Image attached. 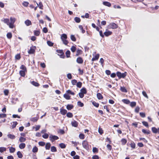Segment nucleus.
I'll list each match as a JSON object with an SVG mask.
<instances>
[{
  "label": "nucleus",
  "instance_id": "obj_1",
  "mask_svg": "<svg viewBox=\"0 0 159 159\" xmlns=\"http://www.w3.org/2000/svg\"><path fill=\"white\" fill-rule=\"evenodd\" d=\"M10 22H9V20L8 18L4 19L2 21L5 24L9 26L10 28H14V24L16 20L15 18L11 17L10 18Z\"/></svg>",
  "mask_w": 159,
  "mask_h": 159
},
{
  "label": "nucleus",
  "instance_id": "obj_2",
  "mask_svg": "<svg viewBox=\"0 0 159 159\" xmlns=\"http://www.w3.org/2000/svg\"><path fill=\"white\" fill-rule=\"evenodd\" d=\"M61 40L63 43L65 45H67L68 43V41L66 40L67 39V36L66 34H61Z\"/></svg>",
  "mask_w": 159,
  "mask_h": 159
},
{
  "label": "nucleus",
  "instance_id": "obj_3",
  "mask_svg": "<svg viewBox=\"0 0 159 159\" xmlns=\"http://www.w3.org/2000/svg\"><path fill=\"white\" fill-rule=\"evenodd\" d=\"M36 49V46H32L30 47V50L28 51V53L30 54H34Z\"/></svg>",
  "mask_w": 159,
  "mask_h": 159
},
{
  "label": "nucleus",
  "instance_id": "obj_4",
  "mask_svg": "<svg viewBox=\"0 0 159 159\" xmlns=\"http://www.w3.org/2000/svg\"><path fill=\"white\" fill-rule=\"evenodd\" d=\"M82 145L84 148L87 150L89 149V145L88 142L87 140H85L83 141L82 143Z\"/></svg>",
  "mask_w": 159,
  "mask_h": 159
},
{
  "label": "nucleus",
  "instance_id": "obj_5",
  "mask_svg": "<svg viewBox=\"0 0 159 159\" xmlns=\"http://www.w3.org/2000/svg\"><path fill=\"white\" fill-rule=\"evenodd\" d=\"M107 26L108 28L109 29H116L118 27L117 25L114 23H112L110 24Z\"/></svg>",
  "mask_w": 159,
  "mask_h": 159
},
{
  "label": "nucleus",
  "instance_id": "obj_6",
  "mask_svg": "<svg viewBox=\"0 0 159 159\" xmlns=\"http://www.w3.org/2000/svg\"><path fill=\"white\" fill-rule=\"evenodd\" d=\"M49 139L52 142H53L55 140H57L59 139L58 136L56 135H50L49 136Z\"/></svg>",
  "mask_w": 159,
  "mask_h": 159
},
{
  "label": "nucleus",
  "instance_id": "obj_7",
  "mask_svg": "<svg viewBox=\"0 0 159 159\" xmlns=\"http://www.w3.org/2000/svg\"><path fill=\"white\" fill-rule=\"evenodd\" d=\"M57 52L59 54L58 55L60 56L61 57L64 58V53L62 50H57Z\"/></svg>",
  "mask_w": 159,
  "mask_h": 159
},
{
  "label": "nucleus",
  "instance_id": "obj_8",
  "mask_svg": "<svg viewBox=\"0 0 159 159\" xmlns=\"http://www.w3.org/2000/svg\"><path fill=\"white\" fill-rule=\"evenodd\" d=\"M76 61L79 64H82L83 63L84 60L81 57H79L77 58Z\"/></svg>",
  "mask_w": 159,
  "mask_h": 159
},
{
  "label": "nucleus",
  "instance_id": "obj_9",
  "mask_svg": "<svg viewBox=\"0 0 159 159\" xmlns=\"http://www.w3.org/2000/svg\"><path fill=\"white\" fill-rule=\"evenodd\" d=\"M39 119V116L38 114H37V116L34 117H32L30 118V120L31 121L33 122H35L38 120Z\"/></svg>",
  "mask_w": 159,
  "mask_h": 159
},
{
  "label": "nucleus",
  "instance_id": "obj_10",
  "mask_svg": "<svg viewBox=\"0 0 159 159\" xmlns=\"http://www.w3.org/2000/svg\"><path fill=\"white\" fill-rule=\"evenodd\" d=\"M60 112L62 115H65L67 113V111L66 110L64 109L63 107L60 108Z\"/></svg>",
  "mask_w": 159,
  "mask_h": 159
},
{
  "label": "nucleus",
  "instance_id": "obj_11",
  "mask_svg": "<svg viewBox=\"0 0 159 159\" xmlns=\"http://www.w3.org/2000/svg\"><path fill=\"white\" fill-rule=\"evenodd\" d=\"M71 124L72 126L77 127L78 125V123L76 120H74L73 121H71Z\"/></svg>",
  "mask_w": 159,
  "mask_h": 159
},
{
  "label": "nucleus",
  "instance_id": "obj_12",
  "mask_svg": "<svg viewBox=\"0 0 159 159\" xmlns=\"http://www.w3.org/2000/svg\"><path fill=\"white\" fill-rule=\"evenodd\" d=\"M112 33L111 31H109L107 30H106V31L104 33V34L107 37L111 35Z\"/></svg>",
  "mask_w": 159,
  "mask_h": 159
},
{
  "label": "nucleus",
  "instance_id": "obj_13",
  "mask_svg": "<svg viewBox=\"0 0 159 159\" xmlns=\"http://www.w3.org/2000/svg\"><path fill=\"white\" fill-rule=\"evenodd\" d=\"M83 51L80 49H78L76 51V52L75 54V56H78L80 55H81L83 54Z\"/></svg>",
  "mask_w": 159,
  "mask_h": 159
},
{
  "label": "nucleus",
  "instance_id": "obj_14",
  "mask_svg": "<svg viewBox=\"0 0 159 159\" xmlns=\"http://www.w3.org/2000/svg\"><path fill=\"white\" fill-rule=\"evenodd\" d=\"M99 54H96V55L94 56V57H93L92 59V61H95L98 60L99 59Z\"/></svg>",
  "mask_w": 159,
  "mask_h": 159
},
{
  "label": "nucleus",
  "instance_id": "obj_15",
  "mask_svg": "<svg viewBox=\"0 0 159 159\" xmlns=\"http://www.w3.org/2000/svg\"><path fill=\"white\" fill-rule=\"evenodd\" d=\"M27 72V71H25L20 70L19 71V74L20 75L23 77H24L25 75V73Z\"/></svg>",
  "mask_w": 159,
  "mask_h": 159
},
{
  "label": "nucleus",
  "instance_id": "obj_16",
  "mask_svg": "<svg viewBox=\"0 0 159 159\" xmlns=\"http://www.w3.org/2000/svg\"><path fill=\"white\" fill-rule=\"evenodd\" d=\"M103 4L106 6L110 7L111 6V4L109 2L107 1H104L103 2Z\"/></svg>",
  "mask_w": 159,
  "mask_h": 159
},
{
  "label": "nucleus",
  "instance_id": "obj_17",
  "mask_svg": "<svg viewBox=\"0 0 159 159\" xmlns=\"http://www.w3.org/2000/svg\"><path fill=\"white\" fill-rule=\"evenodd\" d=\"M121 145H125L127 142V140L126 139L124 138H122L121 140Z\"/></svg>",
  "mask_w": 159,
  "mask_h": 159
},
{
  "label": "nucleus",
  "instance_id": "obj_18",
  "mask_svg": "<svg viewBox=\"0 0 159 159\" xmlns=\"http://www.w3.org/2000/svg\"><path fill=\"white\" fill-rule=\"evenodd\" d=\"M31 83L35 87H39L40 85L38 83L35 82L34 81L31 82Z\"/></svg>",
  "mask_w": 159,
  "mask_h": 159
},
{
  "label": "nucleus",
  "instance_id": "obj_19",
  "mask_svg": "<svg viewBox=\"0 0 159 159\" xmlns=\"http://www.w3.org/2000/svg\"><path fill=\"white\" fill-rule=\"evenodd\" d=\"M63 97L67 100H70V96L66 93L63 95Z\"/></svg>",
  "mask_w": 159,
  "mask_h": 159
},
{
  "label": "nucleus",
  "instance_id": "obj_20",
  "mask_svg": "<svg viewBox=\"0 0 159 159\" xmlns=\"http://www.w3.org/2000/svg\"><path fill=\"white\" fill-rule=\"evenodd\" d=\"M66 107L68 110H70L73 108L74 106L72 104H68Z\"/></svg>",
  "mask_w": 159,
  "mask_h": 159
},
{
  "label": "nucleus",
  "instance_id": "obj_21",
  "mask_svg": "<svg viewBox=\"0 0 159 159\" xmlns=\"http://www.w3.org/2000/svg\"><path fill=\"white\" fill-rule=\"evenodd\" d=\"M80 92L84 94H86L87 93L86 89L85 87H83L80 90Z\"/></svg>",
  "mask_w": 159,
  "mask_h": 159
},
{
  "label": "nucleus",
  "instance_id": "obj_22",
  "mask_svg": "<svg viewBox=\"0 0 159 159\" xmlns=\"http://www.w3.org/2000/svg\"><path fill=\"white\" fill-rule=\"evenodd\" d=\"M25 24L27 26H29L32 24L31 21L29 20H27L25 21Z\"/></svg>",
  "mask_w": 159,
  "mask_h": 159
},
{
  "label": "nucleus",
  "instance_id": "obj_23",
  "mask_svg": "<svg viewBox=\"0 0 159 159\" xmlns=\"http://www.w3.org/2000/svg\"><path fill=\"white\" fill-rule=\"evenodd\" d=\"M25 144L24 143H21L19 145V148L21 149H23L25 147Z\"/></svg>",
  "mask_w": 159,
  "mask_h": 159
},
{
  "label": "nucleus",
  "instance_id": "obj_24",
  "mask_svg": "<svg viewBox=\"0 0 159 159\" xmlns=\"http://www.w3.org/2000/svg\"><path fill=\"white\" fill-rule=\"evenodd\" d=\"M66 92L68 94H70L72 95H75V93L74 92L72 91L71 90L69 89L67 90Z\"/></svg>",
  "mask_w": 159,
  "mask_h": 159
},
{
  "label": "nucleus",
  "instance_id": "obj_25",
  "mask_svg": "<svg viewBox=\"0 0 159 159\" xmlns=\"http://www.w3.org/2000/svg\"><path fill=\"white\" fill-rule=\"evenodd\" d=\"M130 147L133 149L135 148L136 145L134 142L132 141L130 144Z\"/></svg>",
  "mask_w": 159,
  "mask_h": 159
},
{
  "label": "nucleus",
  "instance_id": "obj_26",
  "mask_svg": "<svg viewBox=\"0 0 159 159\" xmlns=\"http://www.w3.org/2000/svg\"><path fill=\"white\" fill-rule=\"evenodd\" d=\"M120 90L122 92L127 93V89H126L125 87L124 86L123 87H120Z\"/></svg>",
  "mask_w": 159,
  "mask_h": 159
},
{
  "label": "nucleus",
  "instance_id": "obj_27",
  "mask_svg": "<svg viewBox=\"0 0 159 159\" xmlns=\"http://www.w3.org/2000/svg\"><path fill=\"white\" fill-rule=\"evenodd\" d=\"M74 20L76 23H79L81 21V19L80 17H76L74 19Z\"/></svg>",
  "mask_w": 159,
  "mask_h": 159
},
{
  "label": "nucleus",
  "instance_id": "obj_28",
  "mask_svg": "<svg viewBox=\"0 0 159 159\" xmlns=\"http://www.w3.org/2000/svg\"><path fill=\"white\" fill-rule=\"evenodd\" d=\"M37 4V5L38 7H39V8L41 9H43V4L41 2H40L39 4L36 2Z\"/></svg>",
  "mask_w": 159,
  "mask_h": 159
},
{
  "label": "nucleus",
  "instance_id": "obj_29",
  "mask_svg": "<svg viewBox=\"0 0 159 159\" xmlns=\"http://www.w3.org/2000/svg\"><path fill=\"white\" fill-rule=\"evenodd\" d=\"M122 102L124 103L127 104H128L130 103L129 100L127 99H122Z\"/></svg>",
  "mask_w": 159,
  "mask_h": 159
},
{
  "label": "nucleus",
  "instance_id": "obj_30",
  "mask_svg": "<svg viewBox=\"0 0 159 159\" xmlns=\"http://www.w3.org/2000/svg\"><path fill=\"white\" fill-rule=\"evenodd\" d=\"M7 137L8 138L11 139H13L15 138V136L13 134H9L7 135Z\"/></svg>",
  "mask_w": 159,
  "mask_h": 159
},
{
  "label": "nucleus",
  "instance_id": "obj_31",
  "mask_svg": "<svg viewBox=\"0 0 159 159\" xmlns=\"http://www.w3.org/2000/svg\"><path fill=\"white\" fill-rule=\"evenodd\" d=\"M97 97L98 99H101L103 98V97L101 93H98L97 95Z\"/></svg>",
  "mask_w": 159,
  "mask_h": 159
},
{
  "label": "nucleus",
  "instance_id": "obj_32",
  "mask_svg": "<svg viewBox=\"0 0 159 159\" xmlns=\"http://www.w3.org/2000/svg\"><path fill=\"white\" fill-rule=\"evenodd\" d=\"M127 75V72H125L124 73H121V76H120V79H121V78H124L126 77V76Z\"/></svg>",
  "mask_w": 159,
  "mask_h": 159
},
{
  "label": "nucleus",
  "instance_id": "obj_33",
  "mask_svg": "<svg viewBox=\"0 0 159 159\" xmlns=\"http://www.w3.org/2000/svg\"><path fill=\"white\" fill-rule=\"evenodd\" d=\"M110 106L109 105H107L104 106L103 107L104 109H106L107 111L108 112H110V109H109V107Z\"/></svg>",
  "mask_w": 159,
  "mask_h": 159
},
{
  "label": "nucleus",
  "instance_id": "obj_34",
  "mask_svg": "<svg viewBox=\"0 0 159 159\" xmlns=\"http://www.w3.org/2000/svg\"><path fill=\"white\" fill-rule=\"evenodd\" d=\"M17 155L19 158H21L23 157V155L21 152L20 151H18L17 152Z\"/></svg>",
  "mask_w": 159,
  "mask_h": 159
},
{
  "label": "nucleus",
  "instance_id": "obj_35",
  "mask_svg": "<svg viewBox=\"0 0 159 159\" xmlns=\"http://www.w3.org/2000/svg\"><path fill=\"white\" fill-rule=\"evenodd\" d=\"M20 69L22 70L25 71H27V69L25 66L24 65H22L20 67Z\"/></svg>",
  "mask_w": 159,
  "mask_h": 159
},
{
  "label": "nucleus",
  "instance_id": "obj_36",
  "mask_svg": "<svg viewBox=\"0 0 159 159\" xmlns=\"http://www.w3.org/2000/svg\"><path fill=\"white\" fill-rule=\"evenodd\" d=\"M142 132L145 134H150V132L149 130H147L144 129H142Z\"/></svg>",
  "mask_w": 159,
  "mask_h": 159
},
{
  "label": "nucleus",
  "instance_id": "obj_37",
  "mask_svg": "<svg viewBox=\"0 0 159 159\" xmlns=\"http://www.w3.org/2000/svg\"><path fill=\"white\" fill-rule=\"evenodd\" d=\"M26 140V139L22 136L20 137L19 139V141L20 142L22 143L25 142Z\"/></svg>",
  "mask_w": 159,
  "mask_h": 159
},
{
  "label": "nucleus",
  "instance_id": "obj_38",
  "mask_svg": "<svg viewBox=\"0 0 159 159\" xmlns=\"http://www.w3.org/2000/svg\"><path fill=\"white\" fill-rule=\"evenodd\" d=\"M38 148L36 146H34L32 149V152L34 153H36L38 152Z\"/></svg>",
  "mask_w": 159,
  "mask_h": 159
},
{
  "label": "nucleus",
  "instance_id": "obj_39",
  "mask_svg": "<svg viewBox=\"0 0 159 159\" xmlns=\"http://www.w3.org/2000/svg\"><path fill=\"white\" fill-rule=\"evenodd\" d=\"M51 147V144L49 143H47L45 145V148L47 150H49Z\"/></svg>",
  "mask_w": 159,
  "mask_h": 159
},
{
  "label": "nucleus",
  "instance_id": "obj_40",
  "mask_svg": "<svg viewBox=\"0 0 159 159\" xmlns=\"http://www.w3.org/2000/svg\"><path fill=\"white\" fill-rule=\"evenodd\" d=\"M51 151L53 152H55L57 151V150L56 147L53 146H52L51 148Z\"/></svg>",
  "mask_w": 159,
  "mask_h": 159
},
{
  "label": "nucleus",
  "instance_id": "obj_41",
  "mask_svg": "<svg viewBox=\"0 0 159 159\" xmlns=\"http://www.w3.org/2000/svg\"><path fill=\"white\" fill-rule=\"evenodd\" d=\"M59 147L61 148H65L66 147V145L63 143H61L59 144Z\"/></svg>",
  "mask_w": 159,
  "mask_h": 159
},
{
  "label": "nucleus",
  "instance_id": "obj_42",
  "mask_svg": "<svg viewBox=\"0 0 159 159\" xmlns=\"http://www.w3.org/2000/svg\"><path fill=\"white\" fill-rule=\"evenodd\" d=\"M21 58V56L20 53H18L15 56V59L19 60Z\"/></svg>",
  "mask_w": 159,
  "mask_h": 159
},
{
  "label": "nucleus",
  "instance_id": "obj_43",
  "mask_svg": "<svg viewBox=\"0 0 159 159\" xmlns=\"http://www.w3.org/2000/svg\"><path fill=\"white\" fill-rule=\"evenodd\" d=\"M66 116L68 118H72L73 116V115L72 113L68 112L66 113Z\"/></svg>",
  "mask_w": 159,
  "mask_h": 159
},
{
  "label": "nucleus",
  "instance_id": "obj_44",
  "mask_svg": "<svg viewBox=\"0 0 159 159\" xmlns=\"http://www.w3.org/2000/svg\"><path fill=\"white\" fill-rule=\"evenodd\" d=\"M79 28L80 30H81L83 34L85 33V30H84L83 27L82 25H79Z\"/></svg>",
  "mask_w": 159,
  "mask_h": 159
},
{
  "label": "nucleus",
  "instance_id": "obj_45",
  "mask_svg": "<svg viewBox=\"0 0 159 159\" xmlns=\"http://www.w3.org/2000/svg\"><path fill=\"white\" fill-rule=\"evenodd\" d=\"M16 150L15 148L11 147L9 148V151L10 153H13Z\"/></svg>",
  "mask_w": 159,
  "mask_h": 159
},
{
  "label": "nucleus",
  "instance_id": "obj_46",
  "mask_svg": "<svg viewBox=\"0 0 159 159\" xmlns=\"http://www.w3.org/2000/svg\"><path fill=\"white\" fill-rule=\"evenodd\" d=\"M157 129L155 127H153L152 128V132H153L154 133H155V134L157 133Z\"/></svg>",
  "mask_w": 159,
  "mask_h": 159
},
{
  "label": "nucleus",
  "instance_id": "obj_47",
  "mask_svg": "<svg viewBox=\"0 0 159 159\" xmlns=\"http://www.w3.org/2000/svg\"><path fill=\"white\" fill-rule=\"evenodd\" d=\"M6 151V148L4 147H0V152L2 153Z\"/></svg>",
  "mask_w": 159,
  "mask_h": 159
},
{
  "label": "nucleus",
  "instance_id": "obj_48",
  "mask_svg": "<svg viewBox=\"0 0 159 159\" xmlns=\"http://www.w3.org/2000/svg\"><path fill=\"white\" fill-rule=\"evenodd\" d=\"M76 47L74 46H72L70 48V50L73 52H74L76 51Z\"/></svg>",
  "mask_w": 159,
  "mask_h": 159
},
{
  "label": "nucleus",
  "instance_id": "obj_49",
  "mask_svg": "<svg viewBox=\"0 0 159 159\" xmlns=\"http://www.w3.org/2000/svg\"><path fill=\"white\" fill-rule=\"evenodd\" d=\"M34 34L36 36H38L40 34V31L39 30H35L34 31Z\"/></svg>",
  "mask_w": 159,
  "mask_h": 159
},
{
  "label": "nucleus",
  "instance_id": "obj_50",
  "mask_svg": "<svg viewBox=\"0 0 159 159\" xmlns=\"http://www.w3.org/2000/svg\"><path fill=\"white\" fill-rule=\"evenodd\" d=\"M82 84L81 82L79 81L77 83L76 86L79 88H80L82 87Z\"/></svg>",
  "mask_w": 159,
  "mask_h": 159
},
{
  "label": "nucleus",
  "instance_id": "obj_51",
  "mask_svg": "<svg viewBox=\"0 0 159 159\" xmlns=\"http://www.w3.org/2000/svg\"><path fill=\"white\" fill-rule=\"evenodd\" d=\"M92 103L93 105L96 107H98L99 106V104L98 103L96 102L95 101H93L92 102Z\"/></svg>",
  "mask_w": 159,
  "mask_h": 159
},
{
  "label": "nucleus",
  "instance_id": "obj_52",
  "mask_svg": "<svg viewBox=\"0 0 159 159\" xmlns=\"http://www.w3.org/2000/svg\"><path fill=\"white\" fill-rule=\"evenodd\" d=\"M136 103L135 102H132L130 103V106L132 107H135L136 105Z\"/></svg>",
  "mask_w": 159,
  "mask_h": 159
},
{
  "label": "nucleus",
  "instance_id": "obj_53",
  "mask_svg": "<svg viewBox=\"0 0 159 159\" xmlns=\"http://www.w3.org/2000/svg\"><path fill=\"white\" fill-rule=\"evenodd\" d=\"M79 137L80 139H83L85 138L84 135L82 133L80 134L79 135Z\"/></svg>",
  "mask_w": 159,
  "mask_h": 159
},
{
  "label": "nucleus",
  "instance_id": "obj_54",
  "mask_svg": "<svg viewBox=\"0 0 159 159\" xmlns=\"http://www.w3.org/2000/svg\"><path fill=\"white\" fill-rule=\"evenodd\" d=\"M66 54L67 57L68 58L70 57V51L67 50L66 52Z\"/></svg>",
  "mask_w": 159,
  "mask_h": 159
},
{
  "label": "nucleus",
  "instance_id": "obj_55",
  "mask_svg": "<svg viewBox=\"0 0 159 159\" xmlns=\"http://www.w3.org/2000/svg\"><path fill=\"white\" fill-rule=\"evenodd\" d=\"M18 123L16 121H14L13 122V124L11 126L12 129L16 127V125H17Z\"/></svg>",
  "mask_w": 159,
  "mask_h": 159
},
{
  "label": "nucleus",
  "instance_id": "obj_56",
  "mask_svg": "<svg viewBox=\"0 0 159 159\" xmlns=\"http://www.w3.org/2000/svg\"><path fill=\"white\" fill-rule=\"evenodd\" d=\"M7 36L8 39H11L12 37V35L11 33H8L7 34Z\"/></svg>",
  "mask_w": 159,
  "mask_h": 159
},
{
  "label": "nucleus",
  "instance_id": "obj_57",
  "mask_svg": "<svg viewBox=\"0 0 159 159\" xmlns=\"http://www.w3.org/2000/svg\"><path fill=\"white\" fill-rule=\"evenodd\" d=\"M107 150L109 151H111L112 149V146L109 144H108L107 145Z\"/></svg>",
  "mask_w": 159,
  "mask_h": 159
},
{
  "label": "nucleus",
  "instance_id": "obj_58",
  "mask_svg": "<svg viewBox=\"0 0 159 159\" xmlns=\"http://www.w3.org/2000/svg\"><path fill=\"white\" fill-rule=\"evenodd\" d=\"M142 123L143 125L147 127H148V124L147 122L145 121H143L142 122Z\"/></svg>",
  "mask_w": 159,
  "mask_h": 159
},
{
  "label": "nucleus",
  "instance_id": "obj_59",
  "mask_svg": "<svg viewBox=\"0 0 159 159\" xmlns=\"http://www.w3.org/2000/svg\"><path fill=\"white\" fill-rule=\"evenodd\" d=\"M70 39L71 40L75 42L76 41V39L74 35H71Z\"/></svg>",
  "mask_w": 159,
  "mask_h": 159
},
{
  "label": "nucleus",
  "instance_id": "obj_60",
  "mask_svg": "<svg viewBox=\"0 0 159 159\" xmlns=\"http://www.w3.org/2000/svg\"><path fill=\"white\" fill-rule=\"evenodd\" d=\"M77 105L78 106H79V107H83L84 106V104L82 102H81L80 101H78V102H77Z\"/></svg>",
  "mask_w": 159,
  "mask_h": 159
},
{
  "label": "nucleus",
  "instance_id": "obj_61",
  "mask_svg": "<svg viewBox=\"0 0 159 159\" xmlns=\"http://www.w3.org/2000/svg\"><path fill=\"white\" fill-rule=\"evenodd\" d=\"M98 132L101 135H102L103 133V131L102 130V129L100 127L99 128Z\"/></svg>",
  "mask_w": 159,
  "mask_h": 159
},
{
  "label": "nucleus",
  "instance_id": "obj_62",
  "mask_svg": "<svg viewBox=\"0 0 159 159\" xmlns=\"http://www.w3.org/2000/svg\"><path fill=\"white\" fill-rule=\"evenodd\" d=\"M93 153H98V150L97 148L94 147L93 148Z\"/></svg>",
  "mask_w": 159,
  "mask_h": 159
},
{
  "label": "nucleus",
  "instance_id": "obj_63",
  "mask_svg": "<svg viewBox=\"0 0 159 159\" xmlns=\"http://www.w3.org/2000/svg\"><path fill=\"white\" fill-rule=\"evenodd\" d=\"M47 43L49 46H52L53 45V43L50 41H47Z\"/></svg>",
  "mask_w": 159,
  "mask_h": 159
},
{
  "label": "nucleus",
  "instance_id": "obj_64",
  "mask_svg": "<svg viewBox=\"0 0 159 159\" xmlns=\"http://www.w3.org/2000/svg\"><path fill=\"white\" fill-rule=\"evenodd\" d=\"M71 83L73 85H75L77 84V81L76 80L74 79L71 80Z\"/></svg>",
  "mask_w": 159,
  "mask_h": 159
}]
</instances>
